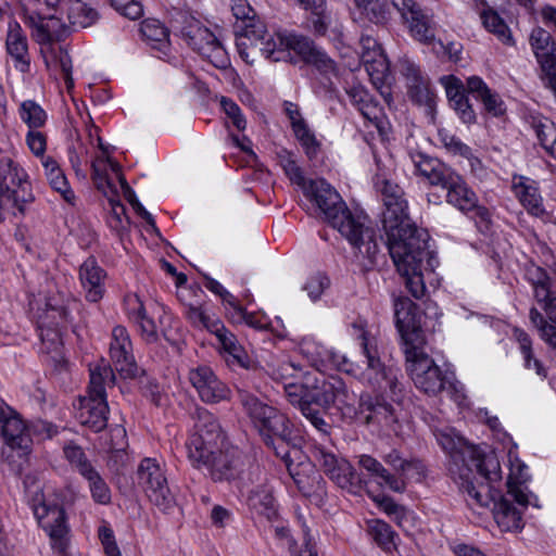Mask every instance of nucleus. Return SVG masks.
Returning <instances> with one entry per match:
<instances>
[{"mask_svg":"<svg viewBox=\"0 0 556 556\" xmlns=\"http://www.w3.org/2000/svg\"><path fill=\"white\" fill-rule=\"evenodd\" d=\"M313 457L324 473L339 488L352 494H358L363 490L364 481L346 459L337 456L324 446H316Z\"/></svg>","mask_w":556,"mask_h":556,"instance_id":"nucleus-17","label":"nucleus"},{"mask_svg":"<svg viewBox=\"0 0 556 556\" xmlns=\"http://www.w3.org/2000/svg\"><path fill=\"white\" fill-rule=\"evenodd\" d=\"M247 484L241 486L248 489V504L257 514L271 519L276 515L275 498L273 489L268 484L267 473L258 466L252 465L248 469Z\"/></svg>","mask_w":556,"mask_h":556,"instance_id":"nucleus-21","label":"nucleus"},{"mask_svg":"<svg viewBox=\"0 0 556 556\" xmlns=\"http://www.w3.org/2000/svg\"><path fill=\"white\" fill-rule=\"evenodd\" d=\"M328 286L329 279L325 275L317 273L306 280L303 290L307 292L312 301H317Z\"/></svg>","mask_w":556,"mask_h":556,"instance_id":"nucleus-61","label":"nucleus"},{"mask_svg":"<svg viewBox=\"0 0 556 556\" xmlns=\"http://www.w3.org/2000/svg\"><path fill=\"white\" fill-rule=\"evenodd\" d=\"M0 435L5 442L1 459L13 475H21L31 450L30 432L21 416L0 399Z\"/></svg>","mask_w":556,"mask_h":556,"instance_id":"nucleus-6","label":"nucleus"},{"mask_svg":"<svg viewBox=\"0 0 556 556\" xmlns=\"http://www.w3.org/2000/svg\"><path fill=\"white\" fill-rule=\"evenodd\" d=\"M358 466L366 470L369 476L376 479L381 486L397 493L404 492V483L401 478L390 472L377 458L371 455L362 454L357 456Z\"/></svg>","mask_w":556,"mask_h":556,"instance_id":"nucleus-39","label":"nucleus"},{"mask_svg":"<svg viewBox=\"0 0 556 556\" xmlns=\"http://www.w3.org/2000/svg\"><path fill=\"white\" fill-rule=\"evenodd\" d=\"M392 4L407 21L416 39L428 42L434 38V33L428 25V17L415 0H392Z\"/></svg>","mask_w":556,"mask_h":556,"instance_id":"nucleus-34","label":"nucleus"},{"mask_svg":"<svg viewBox=\"0 0 556 556\" xmlns=\"http://www.w3.org/2000/svg\"><path fill=\"white\" fill-rule=\"evenodd\" d=\"M5 46L8 53L15 60L16 67L21 72H27L29 67L27 38L17 22L9 24Z\"/></svg>","mask_w":556,"mask_h":556,"instance_id":"nucleus-40","label":"nucleus"},{"mask_svg":"<svg viewBox=\"0 0 556 556\" xmlns=\"http://www.w3.org/2000/svg\"><path fill=\"white\" fill-rule=\"evenodd\" d=\"M25 24L31 29L33 39L39 45H50L63 38L65 26L54 13L27 11Z\"/></svg>","mask_w":556,"mask_h":556,"instance_id":"nucleus-30","label":"nucleus"},{"mask_svg":"<svg viewBox=\"0 0 556 556\" xmlns=\"http://www.w3.org/2000/svg\"><path fill=\"white\" fill-rule=\"evenodd\" d=\"M514 336L519 344V350L523 357V364L527 369H534L536 375L541 378L546 377V370L542 363L534 357L532 350V341L528 333L523 330L516 328Z\"/></svg>","mask_w":556,"mask_h":556,"instance_id":"nucleus-45","label":"nucleus"},{"mask_svg":"<svg viewBox=\"0 0 556 556\" xmlns=\"http://www.w3.org/2000/svg\"><path fill=\"white\" fill-rule=\"evenodd\" d=\"M270 375L275 380L286 381L295 377L301 367L290 361H279L269 365Z\"/></svg>","mask_w":556,"mask_h":556,"instance_id":"nucleus-60","label":"nucleus"},{"mask_svg":"<svg viewBox=\"0 0 556 556\" xmlns=\"http://www.w3.org/2000/svg\"><path fill=\"white\" fill-rule=\"evenodd\" d=\"M105 270L99 266L94 257H88L79 268V279L89 302H99L105 292Z\"/></svg>","mask_w":556,"mask_h":556,"instance_id":"nucleus-36","label":"nucleus"},{"mask_svg":"<svg viewBox=\"0 0 556 556\" xmlns=\"http://www.w3.org/2000/svg\"><path fill=\"white\" fill-rule=\"evenodd\" d=\"M231 11L236 17L233 31L240 56L249 64L263 55L274 62L285 60L288 52L282 48L283 40L267 31L265 25L255 18V12L247 0H232Z\"/></svg>","mask_w":556,"mask_h":556,"instance_id":"nucleus-3","label":"nucleus"},{"mask_svg":"<svg viewBox=\"0 0 556 556\" xmlns=\"http://www.w3.org/2000/svg\"><path fill=\"white\" fill-rule=\"evenodd\" d=\"M438 441L450 455L448 470L464 480V488L468 493V505L479 516L483 515L484 503L481 493L471 481L470 476L476 472L481 479H486L484 455L479 446L470 444L463 437L455 433L442 432Z\"/></svg>","mask_w":556,"mask_h":556,"instance_id":"nucleus-4","label":"nucleus"},{"mask_svg":"<svg viewBox=\"0 0 556 556\" xmlns=\"http://www.w3.org/2000/svg\"><path fill=\"white\" fill-rule=\"evenodd\" d=\"M528 505L520 506L508 492L494 503L493 518L504 532L519 531L523 527L522 513Z\"/></svg>","mask_w":556,"mask_h":556,"instance_id":"nucleus-32","label":"nucleus"},{"mask_svg":"<svg viewBox=\"0 0 556 556\" xmlns=\"http://www.w3.org/2000/svg\"><path fill=\"white\" fill-rule=\"evenodd\" d=\"M438 139L450 154L454 156L469 155V147L463 143L459 138L454 134H451L448 130L439 129Z\"/></svg>","mask_w":556,"mask_h":556,"instance_id":"nucleus-55","label":"nucleus"},{"mask_svg":"<svg viewBox=\"0 0 556 556\" xmlns=\"http://www.w3.org/2000/svg\"><path fill=\"white\" fill-rule=\"evenodd\" d=\"M105 164H108L111 170L116 175L119 180V176H124L121 172V165L112 160L109 155L98 156L92 161V179L97 189L108 199L109 204L114 208L121 205V200L116 188L106 177Z\"/></svg>","mask_w":556,"mask_h":556,"instance_id":"nucleus-33","label":"nucleus"},{"mask_svg":"<svg viewBox=\"0 0 556 556\" xmlns=\"http://www.w3.org/2000/svg\"><path fill=\"white\" fill-rule=\"evenodd\" d=\"M67 17L72 25L86 28L94 24L99 15L93 8L80 0H76L71 4Z\"/></svg>","mask_w":556,"mask_h":556,"instance_id":"nucleus-46","label":"nucleus"},{"mask_svg":"<svg viewBox=\"0 0 556 556\" xmlns=\"http://www.w3.org/2000/svg\"><path fill=\"white\" fill-rule=\"evenodd\" d=\"M315 218L327 222L337 229L356 250L362 252L364 238L368 237L370 227L364 211H315Z\"/></svg>","mask_w":556,"mask_h":556,"instance_id":"nucleus-18","label":"nucleus"},{"mask_svg":"<svg viewBox=\"0 0 556 556\" xmlns=\"http://www.w3.org/2000/svg\"><path fill=\"white\" fill-rule=\"evenodd\" d=\"M218 341L222 344L223 350L228 353V355L231 356L236 363L239 365L244 364L247 358L245 352L239 344L237 338L230 331L220 334Z\"/></svg>","mask_w":556,"mask_h":556,"instance_id":"nucleus-59","label":"nucleus"},{"mask_svg":"<svg viewBox=\"0 0 556 556\" xmlns=\"http://www.w3.org/2000/svg\"><path fill=\"white\" fill-rule=\"evenodd\" d=\"M220 106H222L223 111L225 112V114L227 115V117L231 121L232 125L238 130L245 129L247 121L243 117L241 110L236 102H233L232 100H230L228 98L223 97L220 100Z\"/></svg>","mask_w":556,"mask_h":556,"instance_id":"nucleus-63","label":"nucleus"},{"mask_svg":"<svg viewBox=\"0 0 556 556\" xmlns=\"http://www.w3.org/2000/svg\"><path fill=\"white\" fill-rule=\"evenodd\" d=\"M112 439H116L117 442H113L112 452L109 457V467L119 472L128 463L129 456L125 450L126 446V430L123 427H115L111 431Z\"/></svg>","mask_w":556,"mask_h":556,"instance_id":"nucleus-44","label":"nucleus"},{"mask_svg":"<svg viewBox=\"0 0 556 556\" xmlns=\"http://www.w3.org/2000/svg\"><path fill=\"white\" fill-rule=\"evenodd\" d=\"M137 478L150 502L160 510L169 513L175 506V496L172 493L165 469L155 458H143L138 466Z\"/></svg>","mask_w":556,"mask_h":556,"instance_id":"nucleus-15","label":"nucleus"},{"mask_svg":"<svg viewBox=\"0 0 556 556\" xmlns=\"http://www.w3.org/2000/svg\"><path fill=\"white\" fill-rule=\"evenodd\" d=\"M84 478L88 481L92 500L100 505H109L112 498L111 490L97 469L94 468Z\"/></svg>","mask_w":556,"mask_h":556,"instance_id":"nucleus-48","label":"nucleus"},{"mask_svg":"<svg viewBox=\"0 0 556 556\" xmlns=\"http://www.w3.org/2000/svg\"><path fill=\"white\" fill-rule=\"evenodd\" d=\"M382 459L394 471L392 475L402 479L404 490L408 480L419 482L425 477V466L420 460L406 459L395 448L384 454Z\"/></svg>","mask_w":556,"mask_h":556,"instance_id":"nucleus-38","label":"nucleus"},{"mask_svg":"<svg viewBox=\"0 0 556 556\" xmlns=\"http://www.w3.org/2000/svg\"><path fill=\"white\" fill-rule=\"evenodd\" d=\"M110 356L115 367L125 378H132L138 372V366L132 355V344L129 334L123 326H116L112 331Z\"/></svg>","mask_w":556,"mask_h":556,"instance_id":"nucleus-31","label":"nucleus"},{"mask_svg":"<svg viewBox=\"0 0 556 556\" xmlns=\"http://www.w3.org/2000/svg\"><path fill=\"white\" fill-rule=\"evenodd\" d=\"M489 428L492 430L493 437L498 444L492 450L493 456L489 454V481L502 479L498 454L506 453L509 464L506 482L508 496H514L520 506L529 505L530 501L526 485L529 480L527 465L514 455L510 448L511 439L505 431L497 429V418H489Z\"/></svg>","mask_w":556,"mask_h":556,"instance_id":"nucleus-5","label":"nucleus"},{"mask_svg":"<svg viewBox=\"0 0 556 556\" xmlns=\"http://www.w3.org/2000/svg\"><path fill=\"white\" fill-rule=\"evenodd\" d=\"M416 305L408 298L394 300L395 325L404 343V349L422 343L421 324L416 314Z\"/></svg>","mask_w":556,"mask_h":556,"instance_id":"nucleus-24","label":"nucleus"},{"mask_svg":"<svg viewBox=\"0 0 556 556\" xmlns=\"http://www.w3.org/2000/svg\"><path fill=\"white\" fill-rule=\"evenodd\" d=\"M42 166L45 168V174L47 179L49 180L51 187L60 192L64 199L68 202V204L73 205L72 200L74 199V194L71 190L67 189V181L55 160L48 156L42 160Z\"/></svg>","mask_w":556,"mask_h":556,"instance_id":"nucleus-43","label":"nucleus"},{"mask_svg":"<svg viewBox=\"0 0 556 556\" xmlns=\"http://www.w3.org/2000/svg\"><path fill=\"white\" fill-rule=\"evenodd\" d=\"M281 165L290 181L296 185L302 191L313 180L304 176L303 170L290 154L281 159Z\"/></svg>","mask_w":556,"mask_h":556,"instance_id":"nucleus-57","label":"nucleus"},{"mask_svg":"<svg viewBox=\"0 0 556 556\" xmlns=\"http://www.w3.org/2000/svg\"><path fill=\"white\" fill-rule=\"evenodd\" d=\"M281 165L290 181L296 185L302 191L313 180L304 176L303 170L290 154L281 159Z\"/></svg>","mask_w":556,"mask_h":556,"instance_id":"nucleus-56","label":"nucleus"},{"mask_svg":"<svg viewBox=\"0 0 556 556\" xmlns=\"http://www.w3.org/2000/svg\"><path fill=\"white\" fill-rule=\"evenodd\" d=\"M530 43L544 74V85L556 94V47L552 35L543 28H534Z\"/></svg>","mask_w":556,"mask_h":556,"instance_id":"nucleus-23","label":"nucleus"},{"mask_svg":"<svg viewBox=\"0 0 556 556\" xmlns=\"http://www.w3.org/2000/svg\"><path fill=\"white\" fill-rule=\"evenodd\" d=\"M401 73L406 78L407 94L409 99L424 106L425 112L432 119L435 111V96L430 89V81L420 70L412 62L405 61L401 65Z\"/></svg>","mask_w":556,"mask_h":556,"instance_id":"nucleus-25","label":"nucleus"},{"mask_svg":"<svg viewBox=\"0 0 556 556\" xmlns=\"http://www.w3.org/2000/svg\"><path fill=\"white\" fill-rule=\"evenodd\" d=\"M318 208H349L338 190L325 178H315L302 191Z\"/></svg>","mask_w":556,"mask_h":556,"instance_id":"nucleus-35","label":"nucleus"},{"mask_svg":"<svg viewBox=\"0 0 556 556\" xmlns=\"http://www.w3.org/2000/svg\"><path fill=\"white\" fill-rule=\"evenodd\" d=\"M502 14L489 8V33H492L504 46L514 47L513 31Z\"/></svg>","mask_w":556,"mask_h":556,"instance_id":"nucleus-47","label":"nucleus"},{"mask_svg":"<svg viewBox=\"0 0 556 556\" xmlns=\"http://www.w3.org/2000/svg\"><path fill=\"white\" fill-rule=\"evenodd\" d=\"M294 134L305 149V153L309 159L317 155L319 143L315 135L311 131L304 119L294 122Z\"/></svg>","mask_w":556,"mask_h":556,"instance_id":"nucleus-52","label":"nucleus"},{"mask_svg":"<svg viewBox=\"0 0 556 556\" xmlns=\"http://www.w3.org/2000/svg\"><path fill=\"white\" fill-rule=\"evenodd\" d=\"M190 462L198 468L205 467L215 481L239 480L241 485L247 484L248 471L242 469L243 464L236 452H215L212 447L207 448V455L203 460L190 459Z\"/></svg>","mask_w":556,"mask_h":556,"instance_id":"nucleus-20","label":"nucleus"},{"mask_svg":"<svg viewBox=\"0 0 556 556\" xmlns=\"http://www.w3.org/2000/svg\"><path fill=\"white\" fill-rule=\"evenodd\" d=\"M112 8L129 20H137L142 16L141 3L136 0H110Z\"/></svg>","mask_w":556,"mask_h":556,"instance_id":"nucleus-64","label":"nucleus"},{"mask_svg":"<svg viewBox=\"0 0 556 556\" xmlns=\"http://www.w3.org/2000/svg\"><path fill=\"white\" fill-rule=\"evenodd\" d=\"M358 417H363L365 425H378L381 428L396 432L397 418L391 404L381 400L380 396L374 397L369 393H363L359 396Z\"/></svg>","mask_w":556,"mask_h":556,"instance_id":"nucleus-29","label":"nucleus"},{"mask_svg":"<svg viewBox=\"0 0 556 556\" xmlns=\"http://www.w3.org/2000/svg\"><path fill=\"white\" fill-rule=\"evenodd\" d=\"M189 381L205 403H219L230 396V389L217 378L208 366L202 365L190 369Z\"/></svg>","mask_w":556,"mask_h":556,"instance_id":"nucleus-27","label":"nucleus"},{"mask_svg":"<svg viewBox=\"0 0 556 556\" xmlns=\"http://www.w3.org/2000/svg\"><path fill=\"white\" fill-rule=\"evenodd\" d=\"M440 186L446 189V199L451 205L457 208H481L478 206L476 193L453 170Z\"/></svg>","mask_w":556,"mask_h":556,"instance_id":"nucleus-37","label":"nucleus"},{"mask_svg":"<svg viewBox=\"0 0 556 556\" xmlns=\"http://www.w3.org/2000/svg\"><path fill=\"white\" fill-rule=\"evenodd\" d=\"M527 278L532 286L533 295L544 311L532 307L529 312L531 324L538 329L540 337L549 346L556 349V288L545 269L531 265L527 269Z\"/></svg>","mask_w":556,"mask_h":556,"instance_id":"nucleus-7","label":"nucleus"},{"mask_svg":"<svg viewBox=\"0 0 556 556\" xmlns=\"http://www.w3.org/2000/svg\"><path fill=\"white\" fill-rule=\"evenodd\" d=\"M381 222L390 256L406 288L414 298H422L426 286L421 265L429 254L428 231L419 228L406 211H382Z\"/></svg>","mask_w":556,"mask_h":556,"instance_id":"nucleus-1","label":"nucleus"},{"mask_svg":"<svg viewBox=\"0 0 556 556\" xmlns=\"http://www.w3.org/2000/svg\"><path fill=\"white\" fill-rule=\"evenodd\" d=\"M138 307L130 313V318L139 325L142 336L150 342L156 340V326L154 321L147 316L146 308L139 299H136Z\"/></svg>","mask_w":556,"mask_h":556,"instance_id":"nucleus-53","label":"nucleus"},{"mask_svg":"<svg viewBox=\"0 0 556 556\" xmlns=\"http://www.w3.org/2000/svg\"><path fill=\"white\" fill-rule=\"evenodd\" d=\"M511 189L520 204L526 208H540L543 199L538 188V184L526 176L513 177Z\"/></svg>","mask_w":556,"mask_h":556,"instance_id":"nucleus-42","label":"nucleus"},{"mask_svg":"<svg viewBox=\"0 0 556 556\" xmlns=\"http://www.w3.org/2000/svg\"><path fill=\"white\" fill-rule=\"evenodd\" d=\"M285 392L288 401L294 407H298L302 415L314 426L320 433L328 434L330 425L323 418L320 412L313 407L312 382L306 379L305 384L286 383Z\"/></svg>","mask_w":556,"mask_h":556,"instance_id":"nucleus-28","label":"nucleus"},{"mask_svg":"<svg viewBox=\"0 0 556 556\" xmlns=\"http://www.w3.org/2000/svg\"><path fill=\"white\" fill-rule=\"evenodd\" d=\"M35 201L26 174L12 159L0 160V206L11 204L24 208Z\"/></svg>","mask_w":556,"mask_h":556,"instance_id":"nucleus-16","label":"nucleus"},{"mask_svg":"<svg viewBox=\"0 0 556 556\" xmlns=\"http://www.w3.org/2000/svg\"><path fill=\"white\" fill-rule=\"evenodd\" d=\"M142 36L152 42H163L168 38V29L157 20H146L140 25Z\"/></svg>","mask_w":556,"mask_h":556,"instance_id":"nucleus-58","label":"nucleus"},{"mask_svg":"<svg viewBox=\"0 0 556 556\" xmlns=\"http://www.w3.org/2000/svg\"><path fill=\"white\" fill-rule=\"evenodd\" d=\"M21 118L30 129H36L45 125L47 114L35 101L26 100L21 104Z\"/></svg>","mask_w":556,"mask_h":556,"instance_id":"nucleus-50","label":"nucleus"},{"mask_svg":"<svg viewBox=\"0 0 556 556\" xmlns=\"http://www.w3.org/2000/svg\"><path fill=\"white\" fill-rule=\"evenodd\" d=\"M63 452L72 467L75 468L83 477L94 469L79 445L74 443L66 444Z\"/></svg>","mask_w":556,"mask_h":556,"instance_id":"nucleus-49","label":"nucleus"},{"mask_svg":"<svg viewBox=\"0 0 556 556\" xmlns=\"http://www.w3.org/2000/svg\"><path fill=\"white\" fill-rule=\"evenodd\" d=\"M407 371L417 389L429 395L454 389V374L442 370L419 346L406 348Z\"/></svg>","mask_w":556,"mask_h":556,"instance_id":"nucleus-9","label":"nucleus"},{"mask_svg":"<svg viewBox=\"0 0 556 556\" xmlns=\"http://www.w3.org/2000/svg\"><path fill=\"white\" fill-rule=\"evenodd\" d=\"M192 418L194 432L189 438L186 447L188 458L200 462L207 455V448L215 447L222 438V432L217 420L205 408L197 407Z\"/></svg>","mask_w":556,"mask_h":556,"instance_id":"nucleus-19","label":"nucleus"},{"mask_svg":"<svg viewBox=\"0 0 556 556\" xmlns=\"http://www.w3.org/2000/svg\"><path fill=\"white\" fill-rule=\"evenodd\" d=\"M313 404L324 407L336 405L345 420L353 421L358 418L355 407V394L351 393L345 382L339 377H315L312 382Z\"/></svg>","mask_w":556,"mask_h":556,"instance_id":"nucleus-14","label":"nucleus"},{"mask_svg":"<svg viewBox=\"0 0 556 556\" xmlns=\"http://www.w3.org/2000/svg\"><path fill=\"white\" fill-rule=\"evenodd\" d=\"M240 402L266 444H274V438L282 442L291 439L292 424L285 414L249 392H240Z\"/></svg>","mask_w":556,"mask_h":556,"instance_id":"nucleus-10","label":"nucleus"},{"mask_svg":"<svg viewBox=\"0 0 556 556\" xmlns=\"http://www.w3.org/2000/svg\"><path fill=\"white\" fill-rule=\"evenodd\" d=\"M240 402L266 444H274V438L282 442L291 439L292 424L285 414L249 392H240Z\"/></svg>","mask_w":556,"mask_h":556,"instance_id":"nucleus-11","label":"nucleus"},{"mask_svg":"<svg viewBox=\"0 0 556 556\" xmlns=\"http://www.w3.org/2000/svg\"><path fill=\"white\" fill-rule=\"evenodd\" d=\"M181 37L194 51L217 68L228 67L229 59L226 49L207 27L188 14L181 15Z\"/></svg>","mask_w":556,"mask_h":556,"instance_id":"nucleus-12","label":"nucleus"},{"mask_svg":"<svg viewBox=\"0 0 556 556\" xmlns=\"http://www.w3.org/2000/svg\"><path fill=\"white\" fill-rule=\"evenodd\" d=\"M382 201L386 208H404L402 199V190L397 185H392L389 181H384L381 188Z\"/></svg>","mask_w":556,"mask_h":556,"instance_id":"nucleus-62","label":"nucleus"},{"mask_svg":"<svg viewBox=\"0 0 556 556\" xmlns=\"http://www.w3.org/2000/svg\"><path fill=\"white\" fill-rule=\"evenodd\" d=\"M115 375L108 364L90 367L88 395L81 400L78 419L83 426L99 432L108 424L106 388L113 387Z\"/></svg>","mask_w":556,"mask_h":556,"instance_id":"nucleus-8","label":"nucleus"},{"mask_svg":"<svg viewBox=\"0 0 556 556\" xmlns=\"http://www.w3.org/2000/svg\"><path fill=\"white\" fill-rule=\"evenodd\" d=\"M41 528L48 533L53 549L64 553L67 546V527L65 523V513L58 505L49 506L45 503L34 509Z\"/></svg>","mask_w":556,"mask_h":556,"instance_id":"nucleus-26","label":"nucleus"},{"mask_svg":"<svg viewBox=\"0 0 556 556\" xmlns=\"http://www.w3.org/2000/svg\"><path fill=\"white\" fill-rule=\"evenodd\" d=\"M412 160L417 172L433 186H440L446 179L447 174L452 172L439 160L422 153L413 154Z\"/></svg>","mask_w":556,"mask_h":556,"instance_id":"nucleus-41","label":"nucleus"},{"mask_svg":"<svg viewBox=\"0 0 556 556\" xmlns=\"http://www.w3.org/2000/svg\"><path fill=\"white\" fill-rule=\"evenodd\" d=\"M368 529L372 539L384 551H390L394 547V532L387 522L382 520H372L369 522Z\"/></svg>","mask_w":556,"mask_h":556,"instance_id":"nucleus-51","label":"nucleus"},{"mask_svg":"<svg viewBox=\"0 0 556 556\" xmlns=\"http://www.w3.org/2000/svg\"><path fill=\"white\" fill-rule=\"evenodd\" d=\"M282 48L287 52H289L288 49L293 50L306 64L314 66L321 75L338 74L337 63L308 37L290 35L286 38V42L283 41ZM286 60L287 58L283 61Z\"/></svg>","mask_w":556,"mask_h":556,"instance_id":"nucleus-22","label":"nucleus"},{"mask_svg":"<svg viewBox=\"0 0 556 556\" xmlns=\"http://www.w3.org/2000/svg\"><path fill=\"white\" fill-rule=\"evenodd\" d=\"M359 357L352 359L341 352H331L330 361L338 370L346 372L370 386L393 401H399L403 391L397 370L386 366L380 358L377 340L363 332Z\"/></svg>","mask_w":556,"mask_h":556,"instance_id":"nucleus-2","label":"nucleus"},{"mask_svg":"<svg viewBox=\"0 0 556 556\" xmlns=\"http://www.w3.org/2000/svg\"><path fill=\"white\" fill-rule=\"evenodd\" d=\"M358 8L363 10L368 21L376 25L384 24L388 21L389 11L386 0H369Z\"/></svg>","mask_w":556,"mask_h":556,"instance_id":"nucleus-54","label":"nucleus"},{"mask_svg":"<svg viewBox=\"0 0 556 556\" xmlns=\"http://www.w3.org/2000/svg\"><path fill=\"white\" fill-rule=\"evenodd\" d=\"M440 80L445 88L451 108L464 123L469 124L476 118L468 94H471L476 100H480L486 106V85L480 77H469L466 88L463 81L454 75L443 76Z\"/></svg>","mask_w":556,"mask_h":556,"instance_id":"nucleus-13","label":"nucleus"}]
</instances>
